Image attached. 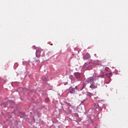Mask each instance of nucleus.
Returning <instances> with one entry per match:
<instances>
[{"label":"nucleus","mask_w":128,"mask_h":128,"mask_svg":"<svg viewBox=\"0 0 128 128\" xmlns=\"http://www.w3.org/2000/svg\"><path fill=\"white\" fill-rule=\"evenodd\" d=\"M42 50H37L36 51V56L38 58H39L40 56Z\"/></svg>","instance_id":"nucleus-3"},{"label":"nucleus","mask_w":128,"mask_h":128,"mask_svg":"<svg viewBox=\"0 0 128 128\" xmlns=\"http://www.w3.org/2000/svg\"><path fill=\"white\" fill-rule=\"evenodd\" d=\"M46 100H48V98H47V99H46Z\"/></svg>","instance_id":"nucleus-9"},{"label":"nucleus","mask_w":128,"mask_h":128,"mask_svg":"<svg viewBox=\"0 0 128 128\" xmlns=\"http://www.w3.org/2000/svg\"><path fill=\"white\" fill-rule=\"evenodd\" d=\"M90 58V54L88 53H86L85 56H84V58L85 60H88Z\"/></svg>","instance_id":"nucleus-2"},{"label":"nucleus","mask_w":128,"mask_h":128,"mask_svg":"<svg viewBox=\"0 0 128 128\" xmlns=\"http://www.w3.org/2000/svg\"><path fill=\"white\" fill-rule=\"evenodd\" d=\"M98 105L96 106V108H98Z\"/></svg>","instance_id":"nucleus-7"},{"label":"nucleus","mask_w":128,"mask_h":128,"mask_svg":"<svg viewBox=\"0 0 128 128\" xmlns=\"http://www.w3.org/2000/svg\"><path fill=\"white\" fill-rule=\"evenodd\" d=\"M98 88V86H96V84H92L90 86V88H92V89H94V88Z\"/></svg>","instance_id":"nucleus-4"},{"label":"nucleus","mask_w":128,"mask_h":128,"mask_svg":"<svg viewBox=\"0 0 128 128\" xmlns=\"http://www.w3.org/2000/svg\"><path fill=\"white\" fill-rule=\"evenodd\" d=\"M74 76L76 77V78H80V76H81L80 74H79V73L74 74Z\"/></svg>","instance_id":"nucleus-5"},{"label":"nucleus","mask_w":128,"mask_h":128,"mask_svg":"<svg viewBox=\"0 0 128 128\" xmlns=\"http://www.w3.org/2000/svg\"><path fill=\"white\" fill-rule=\"evenodd\" d=\"M98 77H104V76H99L98 77L96 76H93L92 77H90L89 78H88L86 82H87L88 83H94V82L96 80V79H98Z\"/></svg>","instance_id":"nucleus-1"},{"label":"nucleus","mask_w":128,"mask_h":128,"mask_svg":"<svg viewBox=\"0 0 128 128\" xmlns=\"http://www.w3.org/2000/svg\"><path fill=\"white\" fill-rule=\"evenodd\" d=\"M96 104H94V106H96Z\"/></svg>","instance_id":"nucleus-8"},{"label":"nucleus","mask_w":128,"mask_h":128,"mask_svg":"<svg viewBox=\"0 0 128 128\" xmlns=\"http://www.w3.org/2000/svg\"><path fill=\"white\" fill-rule=\"evenodd\" d=\"M94 98L98 99V97L96 96V98Z\"/></svg>","instance_id":"nucleus-6"}]
</instances>
